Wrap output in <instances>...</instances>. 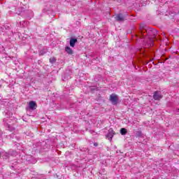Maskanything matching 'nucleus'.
Returning <instances> with one entry per match:
<instances>
[{
	"mask_svg": "<svg viewBox=\"0 0 179 179\" xmlns=\"http://www.w3.org/2000/svg\"><path fill=\"white\" fill-rule=\"evenodd\" d=\"M157 34V31L152 28L146 29V25L145 24H141L139 27L138 37L140 38H145L146 36H148V44L150 47H153V43H155V37Z\"/></svg>",
	"mask_w": 179,
	"mask_h": 179,
	"instance_id": "obj_1",
	"label": "nucleus"
},
{
	"mask_svg": "<svg viewBox=\"0 0 179 179\" xmlns=\"http://www.w3.org/2000/svg\"><path fill=\"white\" fill-rule=\"evenodd\" d=\"M110 101L113 104V106H116V104H118V96L115 94H110Z\"/></svg>",
	"mask_w": 179,
	"mask_h": 179,
	"instance_id": "obj_2",
	"label": "nucleus"
},
{
	"mask_svg": "<svg viewBox=\"0 0 179 179\" xmlns=\"http://www.w3.org/2000/svg\"><path fill=\"white\" fill-rule=\"evenodd\" d=\"M163 98L162 93L160 92L156 91L154 92L153 99L154 100H160Z\"/></svg>",
	"mask_w": 179,
	"mask_h": 179,
	"instance_id": "obj_3",
	"label": "nucleus"
},
{
	"mask_svg": "<svg viewBox=\"0 0 179 179\" xmlns=\"http://www.w3.org/2000/svg\"><path fill=\"white\" fill-rule=\"evenodd\" d=\"M114 135H115V132H114V130L113 129H109L108 133L106 135V136L108 138V139H110V141L113 139V137L114 136Z\"/></svg>",
	"mask_w": 179,
	"mask_h": 179,
	"instance_id": "obj_4",
	"label": "nucleus"
},
{
	"mask_svg": "<svg viewBox=\"0 0 179 179\" xmlns=\"http://www.w3.org/2000/svg\"><path fill=\"white\" fill-rule=\"evenodd\" d=\"M115 20L117 22H124L125 20V16H123L122 13H119L116 15Z\"/></svg>",
	"mask_w": 179,
	"mask_h": 179,
	"instance_id": "obj_5",
	"label": "nucleus"
},
{
	"mask_svg": "<svg viewBox=\"0 0 179 179\" xmlns=\"http://www.w3.org/2000/svg\"><path fill=\"white\" fill-rule=\"evenodd\" d=\"M29 106L31 110H36V108H37V103L33 101L29 102Z\"/></svg>",
	"mask_w": 179,
	"mask_h": 179,
	"instance_id": "obj_6",
	"label": "nucleus"
},
{
	"mask_svg": "<svg viewBox=\"0 0 179 179\" xmlns=\"http://www.w3.org/2000/svg\"><path fill=\"white\" fill-rule=\"evenodd\" d=\"M76 43H78V39L73 38L70 39V45L71 47H75V44H76Z\"/></svg>",
	"mask_w": 179,
	"mask_h": 179,
	"instance_id": "obj_7",
	"label": "nucleus"
},
{
	"mask_svg": "<svg viewBox=\"0 0 179 179\" xmlns=\"http://www.w3.org/2000/svg\"><path fill=\"white\" fill-rule=\"evenodd\" d=\"M65 51L67 52V54H69L70 55H72L73 54V50H72L69 46L66 47Z\"/></svg>",
	"mask_w": 179,
	"mask_h": 179,
	"instance_id": "obj_8",
	"label": "nucleus"
},
{
	"mask_svg": "<svg viewBox=\"0 0 179 179\" xmlns=\"http://www.w3.org/2000/svg\"><path fill=\"white\" fill-rule=\"evenodd\" d=\"M127 132H128V131H127V129H125V128H122V129H120V134H121V135H127Z\"/></svg>",
	"mask_w": 179,
	"mask_h": 179,
	"instance_id": "obj_9",
	"label": "nucleus"
},
{
	"mask_svg": "<svg viewBox=\"0 0 179 179\" xmlns=\"http://www.w3.org/2000/svg\"><path fill=\"white\" fill-rule=\"evenodd\" d=\"M136 136L137 138H139V137L142 136V131H136Z\"/></svg>",
	"mask_w": 179,
	"mask_h": 179,
	"instance_id": "obj_10",
	"label": "nucleus"
},
{
	"mask_svg": "<svg viewBox=\"0 0 179 179\" xmlns=\"http://www.w3.org/2000/svg\"><path fill=\"white\" fill-rule=\"evenodd\" d=\"M57 61V59H55V57H52L50 59V62L51 64H54V62H55Z\"/></svg>",
	"mask_w": 179,
	"mask_h": 179,
	"instance_id": "obj_11",
	"label": "nucleus"
},
{
	"mask_svg": "<svg viewBox=\"0 0 179 179\" xmlns=\"http://www.w3.org/2000/svg\"><path fill=\"white\" fill-rule=\"evenodd\" d=\"M94 146H95V147L99 146V143H94Z\"/></svg>",
	"mask_w": 179,
	"mask_h": 179,
	"instance_id": "obj_12",
	"label": "nucleus"
},
{
	"mask_svg": "<svg viewBox=\"0 0 179 179\" xmlns=\"http://www.w3.org/2000/svg\"><path fill=\"white\" fill-rule=\"evenodd\" d=\"M2 136V131L0 130V136Z\"/></svg>",
	"mask_w": 179,
	"mask_h": 179,
	"instance_id": "obj_13",
	"label": "nucleus"
},
{
	"mask_svg": "<svg viewBox=\"0 0 179 179\" xmlns=\"http://www.w3.org/2000/svg\"><path fill=\"white\" fill-rule=\"evenodd\" d=\"M0 157H1V153H0Z\"/></svg>",
	"mask_w": 179,
	"mask_h": 179,
	"instance_id": "obj_14",
	"label": "nucleus"
}]
</instances>
